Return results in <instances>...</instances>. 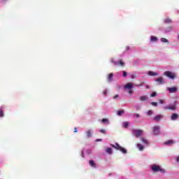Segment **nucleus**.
I'll return each mask as SVG.
<instances>
[{"mask_svg":"<svg viewBox=\"0 0 179 179\" xmlns=\"http://www.w3.org/2000/svg\"><path fill=\"white\" fill-rule=\"evenodd\" d=\"M129 126V123L128 122H125L123 123L124 128H128Z\"/></svg>","mask_w":179,"mask_h":179,"instance_id":"obj_24","label":"nucleus"},{"mask_svg":"<svg viewBox=\"0 0 179 179\" xmlns=\"http://www.w3.org/2000/svg\"><path fill=\"white\" fill-rule=\"evenodd\" d=\"M152 114H153V111H152V110L148 111V115H152Z\"/></svg>","mask_w":179,"mask_h":179,"instance_id":"obj_32","label":"nucleus"},{"mask_svg":"<svg viewBox=\"0 0 179 179\" xmlns=\"http://www.w3.org/2000/svg\"><path fill=\"white\" fill-rule=\"evenodd\" d=\"M86 134H87V138H90V136H92V130H87L86 131Z\"/></svg>","mask_w":179,"mask_h":179,"instance_id":"obj_20","label":"nucleus"},{"mask_svg":"<svg viewBox=\"0 0 179 179\" xmlns=\"http://www.w3.org/2000/svg\"><path fill=\"white\" fill-rule=\"evenodd\" d=\"M177 162H179V156L176 159Z\"/></svg>","mask_w":179,"mask_h":179,"instance_id":"obj_41","label":"nucleus"},{"mask_svg":"<svg viewBox=\"0 0 179 179\" xmlns=\"http://www.w3.org/2000/svg\"><path fill=\"white\" fill-rule=\"evenodd\" d=\"M118 97H120V95L118 94H116L113 96V99H118Z\"/></svg>","mask_w":179,"mask_h":179,"instance_id":"obj_36","label":"nucleus"},{"mask_svg":"<svg viewBox=\"0 0 179 179\" xmlns=\"http://www.w3.org/2000/svg\"><path fill=\"white\" fill-rule=\"evenodd\" d=\"M167 90H169V92L170 93H176L177 92V88L176 87H169L167 88Z\"/></svg>","mask_w":179,"mask_h":179,"instance_id":"obj_11","label":"nucleus"},{"mask_svg":"<svg viewBox=\"0 0 179 179\" xmlns=\"http://www.w3.org/2000/svg\"><path fill=\"white\" fill-rule=\"evenodd\" d=\"M0 117H3V110L2 109H0Z\"/></svg>","mask_w":179,"mask_h":179,"instance_id":"obj_31","label":"nucleus"},{"mask_svg":"<svg viewBox=\"0 0 179 179\" xmlns=\"http://www.w3.org/2000/svg\"><path fill=\"white\" fill-rule=\"evenodd\" d=\"M151 41H153V42L157 41V37L152 36H151Z\"/></svg>","mask_w":179,"mask_h":179,"instance_id":"obj_23","label":"nucleus"},{"mask_svg":"<svg viewBox=\"0 0 179 179\" xmlns=\"http://www.w3.org/2000/svg\"><path fill=\"white\" fill-rule=\"evenodd\" d=\"M178 118L179 115L177 113H173L171 117V120H172V121H176V120H178Z\"/></svg>","mask_w":179,"mask_h":179,"instance_id":"obj_8","label":"nucleus"},{"mask_svg":"<svg viewBox=\"0 0 179 179\" xmlns=\"http://www.w3.org/2000/svg\"><path fill=\"white\" fill-rule=\"evenodd\" d=\"M106 153H108V155H112L113 154V150L110 148H106Z\"/></svg>","mask_w":179,"mask_h":179,"instance_id":"obj_18","label":"nucleus"},{"mask_svg":"<svg viewBox=\"0 0 179 179\" xmlns=\"http://www.w3.org/2000/svg\"><path fill=\"white\" fill-rule=\"evenodd\" d=\"M166 110H176V105L170 106H166L165 107Z\"/></svg>","mask_w":179,"mask_h":179,"instance_id":"obj_12","label":"nucleus"},{"mask_svg":"<svg viewBox=\"0 0 179 179\" xmlns=\"http://www.w3.org/2000/svg\"><path fill=\"white\" fill-rule=\"evenodd\" d=\"M102 122L104 124V122H108V119H102Z\"/></svg>","mask_w":179,"mask_h":179,"instance_id":"obj_35","label":"nucleus"},{"mask_svg":"<svg viewBox=\"0 0 179 179\" xmlns=\"http://www.w3.org/2000/svg\"><path fill=\"white\" fill-rule=\"evenodd\" d=\"M178 38H179V35H178Z\"/></svg>","mask_w":179,"mask_h":179,"instance_id":"obj_45","label":"nucleus"},{"mask_svg":"<svg viewBox=\"0 0 179 179\" xmlns=\"http://www.w3.org/2000/svg\"><path fill=\"white\" fill-rule=\"evenodd\" d=\"M142 134H143V131L142 130H134V135L136 138H139V136H142Z\"/></svg>","mask_w":179,"mask_h":179,"instance_id":"obj_7","label":"nucleus"},{"mask_svg":"<svg viewBox=\"0 0 179 179\" xmlns=\"http://www.w3.org/2000/svg\"><path fill=\"white\" fill-rule=\"evenodd\" d=\"M153 134L155 136L159 135L160 134V127L159 126H155L152 128Z\"/></svg>","mask_w":179,"mask_h":179,"instance_id":"obj_6","label":"nucleus"},{"mask_svg":"<svg viewBox=\"0 0 179 179\" xmlns=\"http://www.w3.org/2000/svg\"><path fill=\"white\" fill-rule=\"evenodd\" d=\"M100 132H101V134H106V130H104V129H101V130H100Z\"/></svg>","mask_w":179,"mask_h":179,"instance_id":"obj_37","label":"nucleus"},{"mask_svg":"<svg viewBox=\"0 0 179 179\" xmlns=\"http://www.w3.org/2000/svg\"><path fill=\"white\" fill-rule=\"evenodd\" d=\"M135 78H136V75H135V74H131V79H135Z\"/></svg>","mask_w":179,"mask_h":179,"instance_id":"obj_33","label":"nucleus"},{"mask_svg":"<svg viewBox=\"0 0 179 179\" xmlns=\"http://www.w3.org/2000/svg\"><path fill=\"white\" fill-rule=\"evenodd\" d=\"M162 118H163V115H157V116H155L154 117V121L159 122V121H160V120H162Z\"/></svg>","mask_w":179,"mask_h":179,"instance_id":"obj_9","label":"nucleus"},{"mask_svg":"<svg viewBox=\"0 0 179 179\" xmlns=\"http://www.w3.org/2000/svg\"><path fill=\"white\" fill-rule=\"evenodd\" d=\"M101 141H102L101 138H100V139H96V142H101Z\"/></svg>","mask_w":179,"mask_h":179,"instance_id":"obj_40","label":"nucleus"},{"mask_svg":"<svg viewBox=\"0 0 179 179\" xmlns=\"http://www.w3.org/2000/svg\"><path fill=\"white\" fill-rule=\"evenodd\" d=\"M111 62L112 64H113L114 65H116L117 66H118V65H120V66H124L125 65V63L122 60H120V62H117L114 59H112Z\"/></svg>","mask_w":179,"mask_h":179,"instance_id":"obj_5","label":"nucleus"},{"mask_svg":"<svg viewBox=\"0 0 179 179\" xmlns=\"http://www.w3.org/2000/svg\"><path fill=\"white\" fill-rule=\"evenodd\" d=\"M134 117H136V118H140L141 117V115L138 113H134Z\"/></svg>","mask_w":179,"mask_h":179,"instance_id":"obj_27","label":"nucleus"},{"mask_svg":"<svg viewBox=\"0 0 179 179\" xmlns=\"http://www.w3.org/2000/svg\"><path fill=\"white\" fill-rule=\"evenodd\" d=\"M74 132H75V133L78 132V128H77V127H75V128H74Z\"/></svg>","mask_w":179,"mask_h":179,"instance_id":"obj_39","label":"nucleus"},{"mask_svg":"<svg viewBox=\"0 0 179 179\" xmlns=\"http://www.w3.org/2000/svg\"><path fill=\"white\" fill-rule=\"evenodd\" d=\"M157 95V93H156V92H152V94H151V97H156V96Z\"/></svg>","mask_w":179,"mask_h":179,"instance_id":"obj_29","label":"nucleus"},{"mask_svg":"<svg viewBox=\"0 0 179 179\" xmlns=\"http://www.w3.org/2000/svg\"><path fill=\"white\" fill-rule=\"evenodd\" d=\"M123 76L124 78H127V76H128V73H127V71H123Z\"/></svg>","mask_w":179,"mask_h":179,"instance_id":"obj_30","label":"nucleus"},{"mask_svg":"<svg viewBox=\"0 0 179 179\" xmlns=\"http://www.w3.org/2000/svg\"><path fill=\"white\" fill-rule=\"evenodd\" d=\"M126 50H129V47L127 46V47L126 48Z\"/></svg>","mask_w":179,"mask_h":179,"instance_id":"obj_42","label":"nucleus"},{"mask_svg":"<svg viewBox=\"0 0 179 179\" xmlns=\"http://www.w3.org/2000/svg\"><path fill=\"white\" fill-rule=\"evenodd\" d=\"M151 104L154 106V107H157V102H151Z\"/></svg>","mask_w":179,"mask_h":179,"instance_id":"obj_28","label":"nucleus"},{"mask_svg":"<svg viewBox=\"0 0 179 179\" xmlns=\"http://www.w3.org/2000/svg\"><path fill=\"white\" fill-rule=\"evenodd\" d=\"M155 82H157V83H159V85H163V83H164V81L163 80V78H162V77L157 78L155 80Z\"/></svg>","mask_w":179,"mask_h":179,"instance_id":"obj_10","label":"nucleus"},{"mask_svg":"<svg viewBox=\"0 0 179 179\" xmlns=\"http://www.w3.org/2000/svg\"><path fill=\"white\" fill-rule=\"evenodd\" d=\"M148 75L150 76H157V73L153 72V71H149Z\"/></svg>","mask_w":179,"mask_h":179,"instance_id":"obj_14","label":"nucleus"},{"mask_svg":"<svg viewBox=\"0 0 179 179\" xmlns=\"http://www.w3.org/2000/svg\"><path fill=\"white\" fill-rule=\"evenodd\" d=\"M124 89H127L129 90V94H134V90H132V89H134V84L131 83H128L125 86H124Z\"/></svg>","mask_w":179,"mask_h":179,"instance_id":"obj_3","label":"nucleus"},{"mask_svg":"<svg viewBox=\"0 0 179 179\" xmlns=\"http://www.w3.org/2000/svg\"><path fill=\"white\" fill-rule=\"evenodd\" d=\"M164 76H166L167 78H169V79H175L176 78V73L171 71H165L164 73Z\"/></svg>","mask_w":179,"mask_h":179,"instance_id":"obj_4","label":"nucleus"},{"mask_svg":"<svg viewBox=\"0 0 179 179\" xmlns=\"http://www.w3.org/2000/svg\"><path fill=\"white\" fill-rule=\"evenodd\" d=\"M110 146L112 148H114V149H116L117 150H120V152H122V153H124V155L127 154V150L121 147L118 143H116L115 145L114 144H110Z\"/></svg>","mask_w":179,"mask_h":179,"instance_id":"obj_2","label":"nucleus"},{"mask_svg":"<svg viewBox=\"0 0 179 179\" xmlns=\"http://www.w3.org/2000/svg\"><path fill=\"white\" fill-rule=\"evenodd\" d=\"M89 163L90 164L91 167H94V169H96V164L94 163V161L90 160L89 162Z\"/></svg>","mask_w":179,"mask_h":179,"instance_id":"obj_15","label":"nucleus"},{"mask_svg":"<svg viewBox=\"0 0 179 179\" xmlns=\"http://www.w3.org/2000/svg\"><path fill=\"white\" fill-rule=\"evenodd\" d=\"M82 156H83V152H82Z\"/></svg>","mask_w":179,"mask_h":179,"instance_id":"obj_44","label":"nucleus"},{"mask_svg":"<svg viewBox=\"0 0 179 179\" xmlns=\"http://www.w3.org/2000/svg\"><path fill=\"white\" fill-rule=\"evenodd\" d=\"M151 169L152 170V171H154V173H157L158 171H159L160 173H166V170L162 169V167H160V166L157 165V164H152L151 166Z\"/></svg>","mask_w":179,"mask_h":179,"instance_id":"obj_1","label":"nucleus"},{"mask_svg":"<svg viewBox=\"0 0 179 179\" xmlns=\"http://www.w3.org/2000/svg\"><path fill=\"white\" fill-rule=\"evenodd\" d=\"M141 141L143 142V143H144L145 145H149V143H148V140L143 138H141Z\"/></svg>","mask_w":179,"mask_h":179,"instance_id":"obj_22","label":"nucleus"},{"mask_svg":"<svg viewBox=\"0 0 179 179\" xmlns=\"http://www.w3.org/2000/svg\"><path fill=\"white\" fill-rule=\"evenodd\" d=\"M140 100L141 101H146V100H148V96H140Z\"/></svg>","mask_w":179,"mask_h":179,"instance_id":"obj_16","label":"nucleus"},{"mask_svg":"<svg viewBox=\"0 0 179 179\" xmlns=\"http://www.w3.org/2000/svg\"><path fill=\"white\" fill-rule=\"evenodd\" d=\"M124 113H125L124 110H117V115H122V114H124Z\"/></svg>","mask_w":179,"mask_h":179,"instance_id":"obj_21","label":"nucleus"},{"mask_svg":"<svg viewBox=\"0 0 179 179\" xmlns=\"http://www.w3.org/2000/svg\"><path fill=\"white\" fill-rule=\"evenodd\" d=\"M137 148L139 149V150L142 151L143 149H145V147L142 145L141 144H137Z\"/></svg>","mask_w":179,"mask_h":179,"instance_id":"obj_19","label":"nucleus"},{"mask_svg":"<svg viewBox=\"0 0 179 179\" xmlns=\"http://www.w3.org/2000/svg\"><path fill=\"white\" fill-rule=\"evenodd\" d=\"M162 43H169V41L166 38H161Z\"/></svg>","mask_w":179,"mask_h":179,"instance_id":"obj_26","label":"nucleus"},{"mask_svg":"<svg viewBox=\"0 0 179 179\" xmlns=\"http://www.w3.org/2000/svg\"><path fill=\"white\" fill-rule=\"evenodd\" d=\"M159 103H160V104H163V103H164V101L162 99H160Z\"/></svg>","mask_w":179,"mask_h":179,"instance_id":"obj_38","label":"nucleus"},{"mask_svg":"<svg viewBox=\"0 0 179 179\" xmlns=\"http://www.w3.org/2000/svg\"><path fill=\"white\" fill-rule=\"evenodd\" d=\"M174 143V141L173 140H168L166 142L164 143L165 145H173Z\"/></svg>","mask_w":179,"mask_h":179,"instance_id":"obj_17","label":"nucleus"},{"mask_svg":"<svg viewBox=\"0 0 179 179\" xmlns=\"http://www.w3.org/2000/svg\"><path fill=\"white\" fill-rule=\"evenodd\" d=\"M164 23H171V19H170V18L165 19Z\"/></svg>","mask_w":179,"mask_h":179,"instance_id":"obj_25","label":"nucleus"},{"mask_svg":"<svg viewBox=\"0 0 179 179\" xmlns=\"http://www.w3.org/2000/svg\"><path fill=\"white\" fill-rule=\"evenodd\" d=\"M137 110H139V108H136Z\"/></svg>","mask_w":179,"mask_h":179,"instance_id":"obj_43","label":"nucleus"},{"mask_svg":"<svg viewBox=\"0 0 179 179\" xmlns=\"http://www.w3.org/2000/svg\"><path fill=\"white\" fill-rule=\"evenodd\" d=\"M107 93H108V91L107 90H105L103 91V94H104V96H107Z\"/></svg>","mask_w":179,"mask_h":179,"instance_id":"obj_34","label":"nucleus"},{"mask_svg":"<svg viewBox=\"0 0 179 179\" xmlns=\"http://www.w3.org/2000/svg\"><path fill=\"white\" fill-rule=\"evenodd\" d=\"M114 77V74L113 73H110L108 76V82H111L113 80V78Z\"/></svg>","mask_w":179,"mask_h":179,"instance_id":"obj_13","label":"nucleus"}]
</instances>
